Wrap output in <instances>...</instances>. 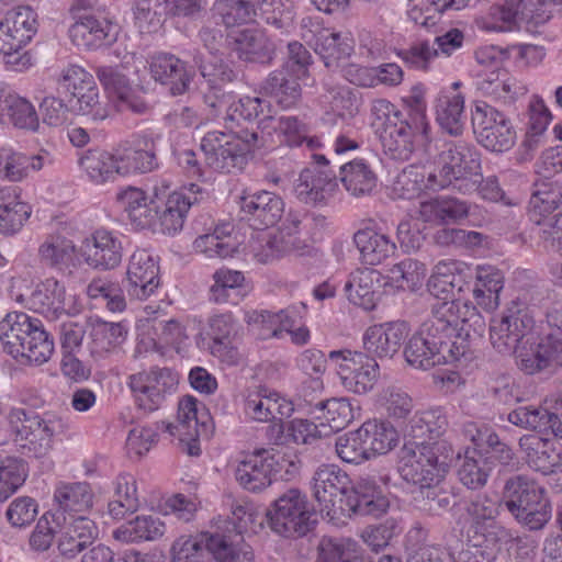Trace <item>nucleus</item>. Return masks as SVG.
I'll list each match as a JSON object with an SVG mask.
<instances>
[{
    "mask_svg": "<svg viewBox=\"0 0 562 562\" xmlns=\"http://www.w3.org/2000/svg\"><path fill=\"white\" fill-rule=\"evenodd\" d=\"M166 431L179 439L181 449L189 456H199L201 452L199 437L205 430L204 423L199 422L198 401L192 396H184L178 403L175 423H162Z\"/></svg>",
    "mask_w": 562,
    "mask_h": 562,
    "instance_id": "obj_23",
    "label": "nucleus"
},
{
    "mask_svg": "<svg viewBox=\"0 0 562 562\" xmlns=\"http://www.w3.org/2000/svg\"><path fill=\"white\" fill-rule=\"evenodd\" d=\"M72 109L79 114L90 117L94 122L103 121L109 116L108 103L100 99L95 81L91 87L71 94Z\"/></svg>",
    "mask_w": 562,
    "mask_h": 562,
    "instance_id": "obj_61",
    "label": "nucleus"
},
{
    "mask_svg": "<svg viewBox=\"0 0 562 562\" xmlns=\"http://www.w3.org/2000/svg\"><path fill=\"white\" fill-rule=\"evenodd\" d=\"M31 215V207L22 201L15 188L0 189V232L12 235L19 232Z\"/></svg>",
    "mask_w": 562,
    "mask_h": 562,
    "instance_id": "obj_42",
    "label": "nucleus"
},
{
    "mask_svg": "<svg viewBox=\"0 0 562 562\" xmlns=\"http://www.w3.org/2000/svg\"><path fill=\"white\" fill-rule=\"evenodd\" d=\"M440 324L432 322L430 317L424 322L420 328L408 339L404 348L406 362L417 369L428 370L442 364L443 356L440 355L441 340L445 337Z\"/></svg>",
    "mask_w": 562,
    "mask_h": 562,
    "instance_id": "obj_17",
    "label": "nucleus"
},
{
    "mask_svg": "<svg viewBox=\"0 0 562 562\" xmlns=\"http://www.w3.org/2000/svg\"><path fill=\"white\" fill-rule=\"evenodd\" d=\"M507 420L518 427L552 434L555 438H562V422L557 413L550 412L543 406H521L512 411Z\"/></svg>",
    "mask_w": 562,
    "mask_h": 562,
    "instance_id": "obj_33",
    "label": "nucleus"
},
{
    "mask_svg": "<svg viewBox=\"0 0 562 562\" xmlns=\"http://www.w3.org/2000/svg\"><path fill=\"white\" fill-rule=\"evenodd\" d=\"M403 115L395 116L389 123L379 127V137L384 151L393 159L406 160L416 146H426L429 142V132L422 133L416 130Z\"/></svg>",
    "mask_w": 562,
    "mask_h": 562,
    "instance_id": "obj_16",
    "label": "nucleus"
},
{
    "mask_svg": "<svg viewBox=\"0 0 562 562\" xmlns=\"http://www.w3.org/2000/svg\"><path fill=\"white\" fill-rule=\"evenodd\" d=\"M452 458L453 450L446 441L405 442L400 453L398 471L406 482L424 490L440 482Z\"/></svg>",
    "mask_w": 562,
    "mask_h": 562,
    "instance_id": "obj_5",
    "label": "nucleus"
},
{
    "mask_svg": "<svg viewBox=\"0 0 562 562\" xmlns=\"http://www.w3.org/2000/svg\"><path fill=\"white\" fill-rule=\"evenodd\" d=\"M448 420L441 408L416 413L406 427V442L434 443L446 431Z\"/></svg>",
    "mask_w": 562,
    "mask_h": 562,
    "instance_id": "obj_40",
    "label": "nucleus"
},
{
    "mask_svg": "<svg viewBox=\"0 0 562 562\" xmlns=\"http://www.w3.org/2000/svg\"><path fill=\"white\" fill-rule=\"evenodd\" d=\"M519 448L525 453L530 468L543 474L554 472L557 454L553 443L536 435H525L519 439Z\"/></svg>",
    "mask_w": 562,
    "mask_h": 562,
    "instance_id": "obj_47",
    "label": "nucleus"
},
{
    "mask_svg": "<svg viewBox=\"0 0 562 562\" xmlns=\"http://www.w3.org/2000/svg\"><path fill=\"white\" fill-rule=\"evenodd\" d=\"M541 4L531 0H505L504 4L494 7L491 10L493 22L487 25L488 30L507 32L519 22H538L537 5Z\"/></svg>",
    "mask_w": 562,
    "mask_h": 562,
    "instance_id": "obj_35",
    "label": "nucleus"
},
{
    "mask_svg": "<svg viewBox=\"0 0 562 562\" xmlns=\"http://www.w3.org/2000/svg\"><path fill=\"white\" fill-rule=\"evenodd\" d=\"M328 358L337 367L342 386L355 394L373 390L380 376L376 359L362 351L333 350Z\"/></svg>",
    "mask_w": 562,
    "mask_h": 562,
    "instance_id": "obj_13",
    "label": "nucleus"
},
{
    "mask_svg": "<svg viewBox=\"0 0 562 562\" xmlns=\"http://www.w3.org/2000/svg\"><path fill=\"white\" fill-rule=\"evenodd\" d=\"M432 322L439 323L443 336L453 331H463L469 336V328L472 325L481 326L482 318L476 306L471 302L453 299L436 305L430 316Z\"/></svg>",
    "mask_w": 562,
    "mask_h": 562,
    "instance_id": "obj_27",
    "label": "nucleus"
},
{
    "mask_svg": "<svg viewBox=\"0 0 562 562\" xmlns=\"http://www.w3.org/2000/svg\"><path fill=\"white\" fill-rule=\"evenodd\" d=\"M480 169V155L473 146L465 143H449L439 153L432 166L423 172L413 168L404 170L397 177V184L404 189L412 182V189L406 188L407 193L420 190L422 186L434 191L441 190L462 179H471L473 184H476Z\"/></svg>",
    "mask_w": 562,
    "mask_h": 562,
    "instance_id": "obj_2",
    "label": "nucleus"
},
{
    "mask_svg": "<svg viewBox=\"0 0 562 562\" xmlns=\"http://www.w3.org/2000/svg\"><path fill=\"white\" fill-rule=\"evenodd\" d=\"M160 285L159 266L147 249H136L128 261L126 290L132 297L147 300Z\"/></svg>",
    "mask_w": 562,
    "mask_h": 562,
    "instance_id": "obj_21",
    "label": "nucleus"
},
{
    "mask_svg": "<svg viewBox=\"0 0 562 562\" xmlns=\"http://www.w3.org/2000/svg\"><path fill=\"white\" fill-rule=\"evenodd\" d=\"M37 29V14L31 7L19 5L7 11L0 21V53L4 55L7 65L15 70L31 65V56L21 50L32 41Z\"/></svg>",
    "mask_w": 562,
    "mask_h": 562,
    "instance_id": "obj_7",
    "label": "nucleus"
},
{
    "mask_svg": "<svg viewBox=\"0 0 562 562\" xmlns=\"http://www.w3.org/2000/svg\"><path fill=\"white\" fill-rule=\"evenodd\" d=\"M139 507L136 480L130 473H121L114 481L113 499L109 503V514L121 519L127 513H134Z\"/></svg>",
    "mask_w": 562,
    "mask_h": 562,
    "instance_id": "obj_53",
    "label": "nucleus"
},
{
    "mask_svg": "<svg viewBox=\"0 0 562 562\" xmlns=\"http://www.w3.org/2000/svg\"><path fill=\"white\" fill-rule=\"evenodd\" d=\"M3 350L21 364L42 366L54 353V340L40 319L23 312L5 315L0 322Z\"/></svg>",
    "mask_w": 562,
    "mask_h": 562,
    "instance_id": "obj_4",
    "label": "nucleus"
},
{
    "mask_svg": "<svg viewBox=\"0 0 562 562\" xmlns=\"http://www.w3.org/2000/svg\"><path fill=\"white\" fill-rule=\"evenodd\" d=\"M166 0H135L132 5L134 25L140 33H155L164 22L160 8Z\"/></svg>",
    "mask_w": 562,
    "mask_h": 562,
    "instance_id": "obj_63",
    "label": "nucleus"
},
{
    "mask_svg": "<svg viewBox=\"0 0 562 562\" xmlns=\"http://www.w3.org/2000/svg\"><path fill=\"white\" fill-rule=\"evenodd\" d=\"M562 204V184L557 181H542L529 200L528 214L535 224H541L542 218L550 215Z\"/></svg>",
    "mask_w": 562,
    "mask_h": 562,
    "instance_id": "obj_49",
    "label": "nucleus"
},
{
    "mask_svg": "<svg viewBox=\"0 0 562 562\" xmlns=\"http://www.w3.org/2000/svg\"><path fill=\"white\" fill-rule=\"evenodd\" d=\"M30 310L49 318L69 315L74 310L71 296L66 294L64 284L54 278L38 283L26 300Z\"/></svg>",
    "mask_w": 562,
    "mask_h": 562,
    "instance_id": "obj_26",
    "label": "nucleus"
},
{
    "mask_svg": "<svg viewBox=\"0 0 562 562\" xmlns=\"http://www.w3.org/2000/svg\"><path fill=\"white\" fill-rule=\"evenodd\" d=\"M359 430L370 459L389 452L397 443V431L389 422L367 420L359 427Z\"/></svg>",
    "mask_w": 562,
    "mask_h": 562,
    "instance_id": "obj_48",
    "label": "nucleus"
},
{
    "mask_svg": "<svg viewBox=\"0 0 562 562\" xmlns=\"http://www.w3.org/2000/svg\"><path fill=\"white\" fill-rule=\"evenodd\" d=\"M254 552L249 544L231 528L181 536L170 548V562H250Z\"/></svg>",
    "mask_w": 562,
    "mask_h": 562,
    "instance_id": "obj_3",
    "label": "nucleus"
},
{
    "mask_svg": "<svg viewBox=\"0 0 562 562\" xmlns=\"http://www.w3.org/2000/svg\"><path fill=\"white\" fill-rule=\"evenodd\" d=\"M258 134L244 131L241 134L213 131L206 133L200 148L209 167L221 172L241 170L246 155L257 147Z\"/></svg>",
    "mask_w": 562,
    "mask_h": 562,
    "instance_id": "obj_8",
    "label": "nucleus"
},
{
    "mask_svg": "<svg viewBox=\"0 0 562 562\" xmlns=\"http://www.w3.org/2000/svg\"><path fill=\"white\" fill-rule=\"evenodd\" d=\"M517 367L526 374L562 366V339L554 333H548L536 342V337L520 344L512 352Z\"/></svg>",
    "mask_w": 562,
    "mask_h": 562,
    "instance_id": "obj_15",
    "label": "nucleus"
},
{
    "mask_svg": "<svg viewBox=\"0 0 562 562\" xmlns=\"http://www.w3.org/2000/svg\"><path fill=\"white\" fill-rule=\"evenodd\" d=\"M379 406L393 419H405L414 409L411 395L401 387L390 385L378 395Z\"/></svg>",
    "mask_w": 562,
    "mask_h": 562,
    "instance_id": "obj_62",
    "label": "nucleus"
},
{
    "mask_svg": "<svg viewBox=\"0 0 562 562\" xmlns=\"http://www.w3.org/2000/svg\"><path fill=\"white\" fill-rule=\"evenodd\" d=\"M69 37L78 48L95 50L116 41L114 24L91 13L79 15L69 27Z\"/></svg>",
    "mask_w": 562,
    "mask_h": 562,
    "instance_id": "obj_25",
    "label": "nucleus"
},
{
    "mask_svg": "<svg viewBox=\"0 0 562 562\" xmlns=\"http://www.w3.org/2000/svg\"><path fill=\"white\" fill-rule=\"evenodd\" d=\"M148 64L153 79L169 86L172 95H181L189 90L193 72L177 56L160 53L150 57Z\"/></svg>",
    "mask_w": 562,
    "mask_h": 562,
    "instance_id": "obj_29",
    "label": "nucleus"
},
{
    "mask_svg": "<svg viewBox=\"0 0 562 562\" xmlns=\"http://www.w3.org/2000/svg\"><path fill=\"white\" fill-rule=\"evenodd\" d=\"M319 557L325 562H362L358 544L351 539L323 538Z\"/></svg>",
    "mask_w": 562,
    "mask_h": 562,
    "instance_id": "obj_64",
    "label": "nucleus"
},
{
    "mask_svg": "<svg viewBox=\"0 0 562 562\" xmlns=\"http://www.w3.org/2000/svg\"><path fill=\"white\" fill-rule=\"evenodd\" d=\"M80 252L89 267L105 271L120 266L123 246L113 232L99 228L82 240Z\"/></svg>",
    "mask_w": 562,
    "mask_h": 562,
    "instance_id": "obj_19",
    "label": "nucleus"
},
{
    "mask_svg": "<svg viewBox=\"0 0 562 562\" xmlns=\"http://www.w3.org/2000/svg\"><path fill=\"white\" fill-rule=\"evenodd\" d=\"M472 125L477 142L491 151H506L516 143V131L508 116L486 101L474 102Z\"/></svg>",
    "mask_w": 562,
    "mask_h": 562,
    "instance_id": "obj_11",
    "label": "nucleus"
},
{
    "mask_svg": "<svg viewBox=\"0 0 562 562\" xmlns=\"http://www.w3.org/2000/svg\"><path fill=\"white\" fill-rule=\"evenodd\" d=\"M271 529L284 537L306 535L315 522L307 499L299 490L291 488L274 501L273 510L268 512Z\"/></svg>",
    "mask_w": 562,
    "mask_h": 562,
    "instance_id": "obj_12",
    "label": "nucleus"
},
{
    "mask_svg": "<svg viewBox=\"0 0 562 562\" xmlns=\"http://www.w3.org/2000/svg\"><path fill=\"white\" fill-rule=\"evenodd\" d=\"M408 335L409 328L405 322L375 324L363 334V349L374 359H392L398 353Z\"/></svg>",
    "mask_w": 562,
    "mask_h": 562,
    "instance_id": "obj_22",
    "label": "nucleus"
},
{
    "mask_svg": "<svg viewBox=\"0 0 562 562\" xmlns=\"http://www.w3.org/2000/svg\"><path fill=\"white\" fill-rule=\"evenodd\" d=\"M292 411L291 403L266 386H258L249 391L245 401L246 414L257 422L282 420Z\"/></svg>",
    "mask_w": 562,
    "mask_h": 562,
    "instance_id": "obj_30",
    "label": "nucleus"
},
{
    "mask_svg": "<svg viewBox=\"0 0 562 562\" xmlns=\"http://www.w3.org/2000/svg\"><path fill=\"white\" fill-rule=\"evenodd\" d=\"M353 241L364 265L378 266L396 254L397 246L391 237L373 228L359 229Z\"/></svg>",
    "mask_w": 562,
    "mask_h": 562,
    "instance_id": "obj_32",
    "label": "nucleus"
},
{
    "mask_svg": "<svg viewBox=\"0 0 562 562\" xmlns=\"http://www.w3.org/2000/svg\"><path fill=\"white\" fill-rule=\"evenodd\" d=\"M336 187L334 178L318 168L304 169L294 187L297 199L304 203H318L326 200Z\"/></svg>",
    "mask_w": 562,
    "mask_h": 562,
    "instance_id": "obj_41",
    "label": "nucleus"
},
{
    "mask_svg": "<svg viewBox=\"0 0 562 562\" xmlns=\"http://www.w3.org/2000/svg\"><path fill=\"white\" fill-rule=\"evenodd\" d=\"M273 128L278 132L282 142L290 147H301L305 145L310 149L321 146L317 137L311 135L310 126L297 116L281 115L273 117Z\"/></svg>",
    "mask_w": 562,
    "mask_h": 562,
    "instance_id": "obj_51",
    "label": "nucleus"
},
{
    "mask_svg": "<svg viewBox=\"0 0 562 562\" xmlns=\"http://www.w3.org/2000/svg\"><path fill=\"white\" fill-rule=\"evenodd\" d=\"M345 189L356 198L371 194L376 186V175L364 159H353L340 167Z\"/></svg>",
    "mask_w": 562,
    "mask_h": 562,
    "instance_id": "obj_45",
    "label": "nucleus"
},
{
    "mask_svg": "<svg viewBox=\"0 0 562 562\" xmlns=\"http://www.w3.org/2000/svg\"><path fill=\"white\" fill-rule=\"evenodd\" d=\"M54 502L63 513L83 514L93 505V492L87 482H60L56 485Z\"/></svg>",
    "mask_w": 562,
    "mask_h": 562,
    "instance_id": "obj_43",
    "label": "nucleus"
},
{
    "mask_svg": "<svg viewBox=\"0 0 562 562\" xmlns=\"http://www.w3.org/2000/svg\"><path fill=\"white\" fill-rule=\"evenodd\" d=\"M438 124L451 136H460L464 130V98L462 94H441L436 103Z\"/></svg>",
    "mask_w": 562,
    "mask_h": 562,
    "instance_id": "obj_52",
    "label": "nucleus"
},
{
    "mask_svg": "<svg viewBox=\"0 0 562 562\" xmlns=\"http://www.w3.org/2000/svg\"><path fill=\"white\" fill-rule=\"evenodd\" d=\"M312 488L321 512L327 515L335 513L337 507L341 508L344 495L352 490L348 474L334 464L321 465L315 471Z\"/></svg>",
    "mask_w": 562,
    "mask_h": 562,
    "instance_id": "obj_18",
    "label": "nucleus"
},
{
    "mask_svg": "<svg viewBox=\"0 0 562 562\" xmlns=\"http://www.w3.org/2000/svg\"><path fill=\"white\" fill-rule=\"evenodd\" d=\"M360 407L348 398H331L317 403L312 412L328 435L347 427L359 415Z\"/></svg>",
    "mask_w": 562,
    "mask_h": 562,
    "instance_id": "obj_36",
    "label": "nucleus"
},
{
    "mask_svg": "<svg viewBox=\"0 0 562 562\" xmlns=\"http://www.w3.org/2000/svg\"><path fill=\"white\" fill-rule=\"evenodd\" d=\"M116 161L115 153L89 149L80 157L79 165L91 182L103 184L113 181L115 176L119 175Z\"/></svg>",
    "mask_w": 562,
    "mask_h": 562,
    "instance_id": "obj_50",
    "label": "nucleus"
},
{
    "mask_svg": "<svg viewBox=\"0 0 562 562\" xmlns=\"http://www.w3.org/2000/svg\"><path fill=\"white\" fill-rule=\"evenodd\" d=\"M227 119L231 121H245L258 120L259 126L263 130L268 127L269 122L273 121L271 115V104L263 98L259 97H244L234 100L227 110Z\"/></svg>",
    "mask_w": 562,
    "mask_h": 562,
    "instance_id": "obj_54",
    "label": "nucleus"
},
{
    "mask_svg": "<svg viewBox=\"0 0 562 562\" xmlns=\"http://www.w3.org/2000/svg\"><path fill=\"white\" fill-rule=\"evenodd\" d=\"M302 76L286 68H280L269 74L261 85V90L281 108L290 109L301 100L302 88L299 82Z\"/></svg>",
    "mask_w": 562,
    "mask_h": 562,
    "instance_id": "obj_34",
    "label": "nucleus"
},
{
    "mask_svg": "<svg viewBox=\"0 0 562 562\" xmlns=\"http://www.w3.org/2000/svg\"><path fill=\"white\" fill-rule=\"evenodd\" d=\"M508 512L529 530L542 529L551 518V506L544 490L524 474L509 477L503 488Z\"/></svg>",
    "mask_w": 562,
    "mask_h": 562,
    "instance_id": "obj_6",
    "label": "nucleus"
},
{
    "mask_svg": "<svg viewBox=\"0 0 562 562\" xmlns=\"http://www.w3.org/2000/svg\"><path fill=\"white\" fill-rule=\"evenodd\" d=\"M356 495L353 503H349L351 509L359 515L380 517L389 508L387 498L373 485L358 484L353 488Z\"/></svg>",
    "mask_w": 562,
    "mask_h": 562,
    "instance_id": "obj_60",
    "label": "nucleus"
},
{
    "mask_svg": "<svg viewBox=\"0 0 562 562\" xmlns=\"http://www.w3.org/2000/svg\"><path fill=\"white\" fill-rule=\"evenodd\" d=\"M27 463L18 457L0 459V503L9 499L26 481Z\"/></svg>",
    "mask_w": 562,
    "mask_h": 562,
    "instance_id": "obj_59",
    "label": "nucleus"
},
{
    "mask_svg": "<svg viewBox=\"0 0 562 562\" xmlns=\"http://www.w3.org/2000/svg\"><path fill=\"white\" fill-rule=\"evenodd\" d=\"M280 454L267 450L258 451L241 460L236 470V481L249 492H260L273 482L279 473Z\"/></svg>",
    "mask_w": 562,
    "mask_h": 562,
    "instance_id": "obj_24",
    "label": "nucleus"
},
{
    "mask_svg": "<svg viewBox=\"0 0 562 562\" xmlns=\"http://www.w3.org/2000/svg\"><path fill=\"white\" fill-rule=\"evenodd\" d=\"M306 42L321 56L326 67L338 66L353 52V40L349 33L334 32L329 29L317 27L304 34Z\"/></svg>",
    "mask_w": 562,
    "mask_h": 562,
    "instance_id": "obj_28",
    "label": "nucleus"
},
{
    "mask_svg": "<svg viewBox=\"0 0 562 562\" xmlns=\"http://www.w3.org/2000/svg\"><path fill=\"white\" fill-rule=\"evenodd\" d=\"M178 375L168 368H151L130 375L127 385L137 407L145 413L157 411L175 393Z\"/></svg>",
    "mask_w": 562,
    "mask_h": 562,
    "instance_id": "obj_14",
    "label": "nucleus"
},
{
    "mask_svg": "<svg viewBox=\"0 0 562 562\" xmlns=\"http://www.w3.org/2000/svg\"><path fill=\"white\" fill-rule=\"evenodd\" d=\"M488 460L476 450H467L458 468L459 481L470 490L483 487L491 474Z\"/></svg>",
    "mask_w": 562,
    "mask_h": 562,
    "instance_id": "obj_57",
    "label": "nucleus"
},
{
    "mask_svg": "<svg viewBox=\"0 0 562 562\" xmlns=\"http://www.w3.org/2000/svg\"><path fill=\"white\" fill-rule=\"evenodd\" d=\"M233 49L240 59L254 63H270L276 46L260 30H243L233 36Z\"/></svg>",
    "mask_w": 562,
    "mask_h": 562,
    "instance_id": "obj_37",
    "label": "nucleus"
},
{
    "mask_svg": "<svg viewBox=\"0 0 562 562\" xmlns=\"http://www.w3.org/2000/svg\"><path fill=\"white\" fill-rule=\"evenodd\" d=\"M76 245L68 237L60 234H50L38 246V261L52 269H65L74 261Z\"/></svg>",
    "mask_w": 562,
    "mask_h": 562,
    "instance_id": "obj_46",
    "label": "nucleus"
},
{
    "mask_svg": "<svg viewBox=\"0 0 562 562\" xmlns=\"http://www.w3.org/2000/svg\"><path fill=\"white\" fill-rule=\"evenodd\" d=\"M166 527L160 518L151 515L137 516L113 531V538L123 543L155 541L162 537Z\"/></svg>",
    "mask_w": 562,
    "mask_h": 562,
    "instance_id": "obj_44",
    "label": "nucleus"
},
{
    "mask_svg": "<svg viewBox=\"0 0 562 562\" xmlns=\"http://www.w3.org/2000/svg\"><path fill=\"white\" fill-rule=\"evenodd\" d=\"M535 335V319L526 304L518 301H513L499 317L491 321L490 339L501 353H512Z\"/></svg>",
    "mask_w": 562,
    "mask_h": 562,
    "instance_id": "obj_10",
    "label": "nucleus"
},
{
    "mask_svg": "<svg viewBox=\"0 0 562 562\" xmlns=\"http://www.w3.org/2000/svg\"><path fill=\"white\" fill-rule=\"evenodd\" d=\"M232 225L226 224L215 228L212 234L199 236L194 240L195 251L203 254L207 258H226L236 250V241L231 236Z\"/></svg>",
    "mask_w": 562,
    "mask_h": 562,
    "instance_id": "obj_56",
    "label": "nucleus"
},
{
    "mask_svg": "<svg viewBox=\"0 0 562 562\" xmlns=\"http://www.w3.org/2000/svg\"><path fill=\"white\" fill-rule=\"evenodd\" d=\"M380 273L373 269H358L345 284L348 300L364 310H373L380 297Z\"/></svg>",
    "mask_w": 562,
    "mask_h": 562,
    "instance_id": "obj_38",
    "label": "nucleus"
},
{
    "mask_svg": "<svg viewBox=\"0 0 562 562\" xmlns=\"http://www.w3.org/2000/svg\"><path fill=\"white\" fill-rule=\"evenodd\" d=\"M131 223L139 229L172 235L182 229L187 214L193 204L184 192L173 191L168 195L155 192L148 196L145 191L128 187L117 193Z\"/></svg>",
    "mask_w": 562,
    "mask_h": 562,
    "instance_id": "obj_1",
    "label": "nucleus"
},
{
    "mask_svg": "<svg viewBox=\"0 0 562 562\" xmlns=\"http://www.w3.org/2000/svg\"><path fill=\"white\" fill-rule=\"evenodd\" d=\"M1 111L16 128L37 131L40 120L34 105L16 93H8L1 105Z\"/></svg>",
    "mask_w": 562,
    "mask_h": 562,
    "instance_id": "obj_55",
    "label": "nucleus"
},
{
    "mask_svg": "<svg viewBox=\"0 0 562 562\" xmlns=\"http://www.w3.org/2000/svg\"><path fill=\"white\" fill-rule=\"evenodd\" d=\"M10 424L15 443L25 454L34 458L45 457L50 451L54 436L61 428L58 419L27 414L21 408L10 413Z\"/></svg>",
    "mask_w": 562,
    "mask_h": 562,
    "instance_id": "obj_9",
    "label": "nucleus"
},
{
    "mask_svg": "<svg viewBox=\"0 0 562 562\" xmlns=\"http://www.w3.org/2000/svg\"><path fill=\"white\" fill-rule=\"evenodd\" d=\"M240 210L263 227L277 224L284 213L283 200L270 191H259L240 196Z\"/></svg>",
    "mask_w": 562,
    "mask_h": 562,
    "instance_id": "obj_31",
    "label": "nucleus"
},
{
    "mask_svg": "<svg viewBox=\"0 0 562 562\" xmlns=\"http://www.w3.org/2000/svg\"><path fill=\"white\" fill-rule=\"evenodd\" d=\"M150 134H136L124 146L115 150L116 168L120 176L145 173L153 171L157 166L156 139Z\"/></svg>",
    "mask_w": 562,
    "mask_h": 562,
    "instance_id": "obj_20",
    "label": "nucleus"
},
{
    "mask_svg": "<svg viewBox=\"0 0 562 562\" xmlns=\"http://www.w3.org/2000/svg\"><path fill=\"white\" fill-rule=\"evenodd\" d=\"M126 333L121 323L98 322L91 330V355L103 358L125 340Z\"/></svg>",
    "mask_w": 562,
    "mask_h": 562,
    "instance_id": "obj_58",
    "label": "nucleus"
},
{
    "mask_svg": "<svg viewBox=\"0 0 562 562\" xmlns=\"http://www.w3.org/2000/svg\"><path fill=\"white\" fill-rule=\"evenodd\" d=\"M48 155H26L10 148L0 149V179L3 181L19 182L27 178L31 171L43 168Z\"/></svg>",
    "mask_w": 562,
    "mask_h": 562,
    "instance_id": "obj_39",
    "label": "nucleus"
}]
</instances>
